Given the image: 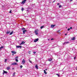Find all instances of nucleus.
Masks as SVG:
<instances>
[{"label": "nucleus", "instance_id": "aec40b11", "mask_svg": "<svg viewBox=\"0 0 77 77\" xmlns=\"http://www.w3.org/2000/svg\"><path fill=\"white\" fill-rule=\"evenodd\" d=\"M18 58V57H16L15 58V59H17Z\"/></svg>", "mask_w": 77, "mask_h": 77}, {"label": "nucleus", "instance_id": "ea45409f", "mask_svg": "<svg viewBox=\"0 0 77 77\" xmlns=\"http://www.w3.org/2000/svg\"><path fill=\"white\" fill-rule=\"evenodd\" d=\"M54 40V39L53 38H52L51 39V40Z\"/></svg>", "mask_w": 77, "mask_h": 77}, {"label": "nucleus", "instance_id": "79ce46f5", "mask_svg": "<svg viewBox=\"0 0 77 77\" xmlns=\"http://www.w3.org/2000/svg\"><path fill=\"white\" fill-rule=\"evenodd\" d=\"M12 69H13V70H14V68H12Z\"/></svg>", "mask_w": 77, "mask_h": 77}, {"label": "nucleus", "instance_id": "bb28decb", "mask_svg": "<svg viewBox=\"0 0 77 77\" xmlns=\"http://www.w3.org/2000/svg\"><path fill=\"white\" fill-rule=\"evenodd\" d=\"M16 60V62H18V60L17 59H16V60Z\"/></svg>", "mask_w": 77, "mask_h": 77}, {"label": "nucleus", "instance_id": "a19ab883", "mask_svg": "<svg viewBox=\"0 0 77 77\" xmlns=\"http://www.w3.org/2000/svg\"><path fill=\"white\" fill-rule=\"evenodd\" d=\"M55 2V1H54L53 2V3H54V2Z\"/></svg>", "mask_w": 77, "mask_h": 77}, {"label": "nucleus", "instance_id": "c03bdc74", "mask_svg": "<svg viewBox=\"0 0 77 77\" xmlns=\"http://www.w3.org/2000/svg\"><path fill=\"white\" fill-rule=\"evenodd\" d=\"M29 53L30 54V51H29Z\"/></svg>", "mask_w": 77, "mask_h": 77}, {"label": "nucleus", "instance_id": "4468645a", "mask_svg": "<svg viewBox=\"0 0 77 77\" xmlns=\"http://www.w3.org/2000/svg\"><path fill=\"white\" fill-rule=\"evenodd\" d=\"M10 33V31H8L7 32H6V34H9V33Z\"/></svg>", "mask_w": 77, "mask_h": 77}, {"label": "nucleus", "instance_id": "cd10ccee", "mask_svg": "<svg viewBox=\"0 0 77 77\" xmlns=\"http://www.w3.org/2000/svg\"><path fill=\"white\" fill-rule=\"evenodd\" d=\"M26 29L25 28H23L22 29V30H25Z\"/></svg>", "mask_w": 77, "mask_h": 77}, {"label": "nucleus", "instance_id": "1a4fd4ad", "mask_svg": "<svg viewBox=\"0 0 77 77\" xmlns=\"http://www.w3.org/2000/svg\"><path fill=\"white\" fill-rule=\"evenodd\" d=\"M7 73H8V72L6 71H5V70H4V72L3 73V74H7Z\"/></svg>", "mask_w": 77, "mask_h": 77}, {"label": "nucleus", "instance_id": "c85d7f7f", "mask_svg": "<svg viewBox=\"0 0 77 77\" xmlns=\"http://www.w3.org/2000/svg\"><path fill=\"white\" fill-rule=\"evenodd\" d=\"M61 7H62V6L61 5H60L59 6V8H61Z\"/></svg>", "mask_w": 77, "mask_h": 77}, {"label": "nucleus", "instance_id": "473e14b6", "mask_svg": "<svg viewBox=\"0 0 77 77\" xmlns=\"http://www.w3.org/2000/svg\"><path fill=\"white\" fill-rule=\"evenodd\" d=\"M75 58H76V57H75L74 58V60H75Z\"/></svg>", "mask_w": 77, "mask_h": 77}, {"label": "nucleus", "instance_id": "6ab92c4d", "mask_svg": "<svg viewBox=\"0 0 77 77\" xmlns=\"http://www.w3.org/2000/svg\"><path fill=\"white\" fill-rule=\"evenodd\" d=\"M15 72H14L13 74V76H15Z\"/></svg>", "mask_w": 77, "mask_h": 77}, {"label": "nucleus", "instance_id": "4be33fe9", "mask_svg": "<svg viewBox=\"0 0 77 77\" xmlns=\"http://www.w3.org/2000/svg\"><path fill=\"white\" fill-rule=\"evenodd\" d=\"M12 33H13V32L12 31V32H11L10 33V35H12Z\"/></svg>", "mask_w": 77, "mask_h": 77}, {"label": "nucleus", "instance_id": "0eeeda50", "mask_svg": "<svg viewBox=\"0 0 77 77\" xmlns=\"http://www.w3.org/2000/svg\"><path fill=\"white\" fill-rule=\"evenodd\" d=\"M17 48H22V47L21 46H16Z\"/></svg>", "mask_w": 77, "mask_h": 77}, {"label": "nucleus", "instance_id": "393cba45", "mask_svg": "<svg viewBox=\"0 0 77 77\" xmlns=\"http://www.w3.org/2000/svg\"><path fill=\"white\" fill-rule=\"evenodd\" d=\"M56 75H58V77H59V75L58 74H56Z\"/></svg>", "mask_w": 77, "mask_h": 77}, {"label": "nucleus", "instance_id": "a211bd4d", "mask_svg": "<svg viewBox=\"0 0 77 77\" xmlns=\"http://www.w3.org/2000/svg\"><path fill=\"white\" fill-rule=\"evenodd\" d=\"M44 73H45V74H46L47 72H45V70H44Z\"/></svg>", "mask_w": 77, "mask_h": 77}, {"label": "nucleus", "instance_id": "f8f14e48", "mask_svg": "<svg viewBox=\"0 0 77 77\" xmlns=\"http://www.w3.org/2000/svg\"><path fill=\"white\" fill-rule=\"evenodd\" d=\"M11 69L10 67H8L7 68V70H9V69Z\"/></svg>", "mask_w": 77, "mask_h": 77}, {"label": "nucleus", "instance_id": "5701e85b", "mask_svg": "<svg viewBox=\"0 0 77 77\" xmlns=\"http://www.w3.org/2000/svg\"><path fill=\"white\" fill-rule=\"evenodd\" d=\"M66 43H69V42H67L64 43H63V44H66Z\"/></svg>", "mask_w": 77, "mask_h": 77}, {"label": "nucleus", "instance_id": "f3484780", "mask_svg": "<svg viewBox=\"0 0 77 77\" xmlns=\"http://www.w3.org/2000/svg\"><path fill=\"white\" fill-rule=\"evenodd\" d=\"M51 60H52V59L51 58H50L48 60L49 61H51Z\"/></svg>", "mask_w": 77, "mask_h": 77}, {"label": "nucleus", "instance_id": "39448f33", "mask_svg": "<svg viewBox=\"0 0 77 77\" xmlns=\"http://www.w3.org/2000/svg\"><path fill=\"white\" fill-rule=\"evenodd\" d=\"M18 65V64L16 63H13L11 64V65Z\"/></svg>", "mask_w": 77, "mask_h": 77}, {"label": "nucleus", "instance_id": "72a5a7b5", "mask_svg": "<svg viewBox=\"0 0 77 77\" xmlns=\"http://www.w3.org/2000/svg\"><path fill=\"white\" fill-rule=\"evenodd\" d=\"M60 32V30L57 31V32Z\"/></svg>", "mask_w": 77, "mask_h": 77}, {"label": "nucleus", "instance_id": "a18cd8bd", "mask_svg": "<svg viewBox=\"0 0 77 77\" xmlns=\"http://www.w3.org/2000/svg\"><path fill=\"white\" fill-rule=\"evenodd\" d=\"M70 1H72V0H70Z\"/></svg>", "mask_w": 77, "mask_h": 77}, {"label": "nucleus", "instance_id": "58836bf2", "mask_svg": "<svg viewBox=\"0 0 77 77\" xmlns=\"http://www.w3.org/2000/svg\"><path fill=\"white\" fill-rule=\"evenodd\" d=\"M29 61L30 63H32V62L31 61H30V60H29Z\"/></svg>", "mask_w": 77, "mask_h": 77}, {"label": "nucleus", "instance_id": "2f4dec72", "mask_svg": "<svg viewBox=\"0 0 77 77\" xmlns=\"http://www.w3.org/2000/svg\"><path fill=\"white\" fill-rule=\"evenodd\" d=\"M33 53H34V54H35L36 53V52H33Z\"/></svg>", "mask_w": 77, "mask_h": 77}, {"label": "nucleus", "instance_id": "2eb2a0df", "mask_svg": "<svg viewBox=\"0 0 77 77\" xmlns=\"http://www.w3.org/2000/svg\"><path fill=\"white\" fill-rule=\"evenodd\" d=\"M72 40H75V38L74 37H73L72 38Z\"/></svg>", "mask_w": 77, "mask_h": 77}, {"label": "nucleus", "instance_id": "9b49d317", "mask_svg": "<svg viewBox=\"0 0 77 77\" xmlns=\"http://www.w3.org/2000/svg\"><path fill=\"white\" fill-rule=\"evenodd\" d=\"M55 26V25H51V27H52V28H54V27Z\"/></svg>", "mask_w": 77, "mask_h": 77}, {"label": "nucleus", "instance_id": "37998d69", "mask_svg": "<svg viewBox=\"0 0 77 77\" xmlns=\"http://www.w3.org/2000/svg\"><path fill=\"white\" fill-rule=\"evenodd\" d=\"M45 70H46V71H47V69H45Z\"/></svg>", "mask_w": 77, "mask_h": 77}, {"label": "nucleus", "instance_id": "c9c22d12", "mask_svg": "<svg viewBox=\"0 0 77 77\" xmlns=\"http://www.w3.org/2000/svg\"><path fill=\"white\" fill-rule=\"evenodd\" d=\"M2 48L1 47H0V50H1Z\"/></svg>", "mask_w": 77, "mask_h": 77}, {"label": "nucleus", "instance_id": "423d86ee", "mask_svg": "<svg viewBox=\"0 0 77 77\" xmlns=\"http://www.w3.org/2000/svg\"><path fill=\"white\" fill-rule=\"evenodd\" d=\"M23 34H25V32H27V30H23Z\"/></svg>", "mask_w": 77, "mask_h": 77}, {"label": "nucleus", "instance_id": "6e6552de", "mask_svg": "<svg viewBox=\"0 0 77 77\" xmlns=\"http://www.w3.org/2000/svg\"><path fill=\"white\" fill-rule=\"evenodd\" d=\"M11 53L13 54H16L17 52L15 51H11Z\"/></svg>", "mask_w": 77, "mask_h": 77}, {"label": "nucleus", "instance_id": "7c9ffc66", "mask_svg": "<svg viewBox=\"0 0 77 77\" xmlns=\"http://www.w3.org/2000/svg\"><path fill=\"white\" fill-rule=\"evenodd\" d=\"M60 4H59V3H57V5H58V6H59V5H60Z\"/></svg>", "mask_w": 77, "mask_h": 77}, {"label": "nucleus", "instance_id": "c756f323", "mask_svg": "<svg viewBox=\"0 0 77 77\" xmlns=\"http://www.w3.org/2000/svg\"><path fill=\"white\" fill-rule=\"evenodd\" d=\"M69 30H70V28H69V29H68V31H69Z\"/></svg>", "mask_w": 77, "mask_h": 77}, {"label": "nucleus", "instance_id": "a878e982", "mask_svg": "<svg viewBox=\"0 0 77 77\" xmlns=\"http://www.w3.org/2000/svg\"><path fill=\"white\" fill-rule=\"evenodd\" d=\"M21 10H22V11H24V8H22Z\"/></svg>", "mask_w": 77, "mask_h": 77}, {"label": "nucleus", "instance_id": "de8ad7c7", "mask_svg": "<svg viewBox=\"0 0 77 77\" xmlns=\"http://www.w3.org/2000/svg\"><path fill=\"white\" fill-rule=\"evenodd\" d=\"M12 55H14V54H13Z\"/></svg>", "mask_w": 77, "mask_h": 77}, {"label": "nucleus", "instance_id": "f704fd0d", "mask_svg": "<svg viewBox=\"0 0 77 77\" xmlns=\"http://www.w3.org/2000/svg\"><path fill=\"white\" fill-rule=\"evenodd\" d=\"M12 12V11H9V13H11Z\"/></svg>", "mask_w": 77, "mask_h": 77}, {"label": "nucleus", "instance_id": "f03ea898", "mask_svg": "<svg viewBox=\"0 0 77 77\" xmlns=\"http://www.w3.org/2000/svg\"><path fill=\"white\" fill-rule=\"evenodd\" d=\"M35 35H38V30L36 29L35 31Z\"/></svg>", "mask_w": 77, "mask_h": 77}, {"label": "nucleus", "instance_id": "f257e3e1", "mask_svg": "<svg viewBox=\"0 0 77 77\" xmlns=\"http://www.w3.org/2000/svg\"><path fill=\"white\" fill-rule=\"evenodd\" d=\"M26 63V60L24 59H23L22 61V64L24 65L25 63Z\"/></svg>", "mask_w": 77, "mask_h": 77}, {"label": "nucleus", "instance_id": "e433bc0d", "mask_svg": "<svg viewBox=\"0 0 77 77\" xmlns=\"http://www.w3.org/2000/svg\"><path fill=\"white\" fill-rule=\"evenodd\" d=\"M1 47V48H3V46H2Z\"/></svg>", "mask_w": 77, "mask_h": 77}, {"label": "nucleus", "instance_id": "9d476101", "mask_svg": "<svg viewBox=\"0 0 77 77\" xmlns=\"http://www.w3.org/2000/svg\"><path fill=\"white\" fill-rule=\"evenodd\" d=\"M25 42H24V41H23L21 44H20V45H21V44H25Z\"/></svg>", "mask_w": 77, "mask_h": 77}, {"label": "nucleus", "instance_id": "ddd939ff", "mask_svg": "<svg viewBox=\"0 0 77 77\" xmlns=\"http://www.w3.org/2000/svg\"><path fill=\"white\" fill-rule=\"evenodd\" d=\"M35 68L36 69H38V65H36V66H35Z\"/></svg>", "mask_w": 77, "mask_h": 77}, {"label": "nucleus", "instance_id": "b1692460", "mask_svg": "<svg viewBox=\"0 0 77 77\" xmlns=\"http://www.w3.org/2000/svg\"><path fill=\"white\" fill-rule=\"evenodd\" d=\"M20 68H22V67H23V66L22 65H20Z\"/></svg>", "mask_w": 77, "mask_h": 77}, {"label": "nucleus", "instance_id": "7ed1b4c3", "mask_svg": "<svg viewBox=\"0 0 77 77\" xmlns=\"http://www.w3.org/2000/svg\"><path fill=\"white\" fill-rule=\"evenodd\" d=\"M26 0H24L22 2H21V4H24L25 3H26Z\"/></svg>", "mask_w": 77, "mask_h": 77}, {"label": "nucleus", "instance_id": "20e7f679", "mask_svg": "<svg viewBox=\"0 0 77 77\" xmlns=\"http://www.w3.org/2000/svg\"><path fill=\"white\" fill-rule=\"evenodd\" d=\"M38 40H39V39L38 38H36L34 40V42H36L38 41Z\"/></svg>", "mask_w": 77, "mask_h": 77}, {"label": "nucleus", "instance_id": "4c0bfd02", "mask_svg": "<svg viewBox=\"0 0 77 77\" xmlns=\"http://www.w3.org/2000/svg\"><path fill=\"white\" fill-rule=\"evenodd\" d=\"M70 29H72V27H70Z\"/></svg>", "mask_w": 77, "mask_h": 77}, {"label": "nucleus", "instance_id": "412c9836", "mask_svg": "<svg viewBox=\"0 0 77 77\" xmlns=\"http://www.w3.org/2000/svg\"><path fill=\"white\" fill-rule=\"evenodd\" d=\"M6 62H7V59H5V63H6Z\"/></svg>", "mask_w": 77, "mask_h": 77}, {"label": "nucleus", "instance_id": "dca6fc26", "mask_svg": "<svg viewBox=\"0 0 77 77\" xmlns=\"http://www.w3.org/2000/svg\"><path fill=\"white\" fill-rule=\"evenodd\" d=\"M44 27V26H42L40 27V29H43V27Z\"/></svg>", "mask_w": 77, "mask_h": 77}, {"label": "nucleus", "instance_id": "49530a36", "mask_svg": "<svg viewBox=\"0 0 77 77\" xmlns=\"http://www.w3.org/2000/svg\"><path fill=\"white\" fill-rule=\"evenodd\" d=\"M65 35H66V34H65Z\"/></svg>", "mask_w": 77, "mask_h": 77}]
</instances>
